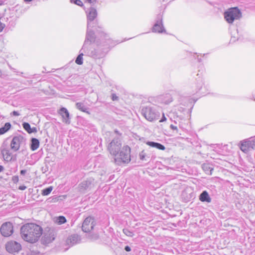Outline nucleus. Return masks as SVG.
Instances as JSON below:
<instances>
[{
    "mask_svg": "<svg viewBox=\"0 0 255 255\" xmlns=\"http://www.w3.org/2000/svg\"><path fill=\"white\" fill-rule=\"evenodd\" d=\"M87 19V27L86 37L88 39H101V41L105 42L103 44L105 49H109L123 41H115L111 39L109 36L104 31L103 27L99 25L98 20L96 19L98 13L96 9L91 6L86 11Z\"/></svg>",
    "mask_w": 255,
    "mask_h": 255,
    "instance_id": "nucleus-1",
    "label": "nucleus"
},
{
    "mask_svg": "<svg viewBox=\"0 0 255 255\" xmlns=\"http://www.w3.org/2000/svg\"><path fill=\"white\" fill-rule=\"evenodd\" d=\"M104 43H106L101 41V39H88L87 37H86L84 44L79 51V54L76 59L75 63L78 65L83 64V56L84 53L95 58H100L104 57L109 50L104 48Z\"/></svg>",
    "mask_w": 255,
    "mask_h": 255,
    "instance_id": "nucleus-2",
    "label": "nucleus"
},
{
    "mask_svg": "<svg viewBox=\"0 0 255 255\" xmlns=\"http://www.w3.org/2000/svg\"><path fill=\"white\" fill-rule=\"evenodd\" d=\"M22 238L25 241L34 243L37 242L42 234V229L34 223H28L23 225L20 229Z\"/></svg>",
    "mask_w": 255,
    "mask_h": 255,
    "instance_id": "nucleus-3",
    "label": "nucleus"
},
{
    "mask_svg": "<svg viewBox=\"0 0 255 255\" xmlns=\"http://www.w3.org/2000/svg\"><path fill=\"white\" fill-rule=\"evenodd\" d=\"M106 135H109L113 138L111 142L109 143L108 149L111 154L116 156L118 155L121 150L122 146L120 134L117 130H115L114 132H107Z\"/></svg>",
    "mask_w": 255,
    "mask_h": 255,
    "instance_id": "nucleus-4",
    "label": "nucleus"
},
{
    "mask_svg": "<svg viewBox=\"0 0 255 255\" xmlns=\"http://www.w3.org/2000/svg\"><path fill=\"white\" fill-rule=\"evenodd\" d=\"M141 114L150 122L158 120L160 115L159 107L153 104L142 106L141 108Z\"/></svg>",
    "mask_w": 255,
    "mask_h": 255,
    "instance_id": "nucleus-5",
    "label": "nucleus"
},
{
    "mask_svg": "<svg viewBox=\"0 0 255 255\" xmlns=\"http://www.w3.org/2000/svg\"><path fill=\"white\" fill-rule=\"evenodd\" d=\"M242 16L241 11L237 7H233L224 12V18L229 23H232L235 19Z\"/></svg>",
    "mask_w": 255,
    "mask_h": 255,
    "instance_id": "nucleus-6",
    "label": "nucleus"
},
{
    "mask_svg": "<svg viewBox=\"0 0 255 255\" xmlns=\"http://www.w3.org/2000/svg\"><path fill=\"white\" fill-rule=\"evenodd\" d=\"M25 141L26 139L23 136H14L10 142V148L13 151H17L20 146L25 144Z\"/></svg>",
    "mask_w": 255,
    "mask_h": 255,
    "instance_id": "nucleus-7",
    "label": "nucleus"
},
{
    "mask_svg": "<svg viewBox=\"0 0 255 255\" xmlns=\"http://www.w3.org/2000/svg\"><path fill=\"white\" fill-rule=\"evenodd\" d=\"M152 31L155 33H165L166 30L163 26L162 14H159L155 19V22L152 28Z\"/></svg>",
    "mask_w": 255,
    "mask_h": 255,
    "instance_id": "nucleus-8",
    "label": "nucleus"
},
{
    "mask_svg": "<svg viewBox=\"0 0 255 255\" xmlns=\"http://www.w3.org/2000/svg\"><path fill=\"white\" fill-rule=\"evenodd\" d=\"M120 151L118 154L119 157H117V159L119 158L123 163L129 162L130 160V147L128 145L124 146Z\"/></svg>",
    "mask_w": 255,
    "mask_h": 255,
    "instance_id": "nucleus-9",
    "label": "nucleus"
},
{
    "mask_svg": "<svg viewBox=\"0 0 255 255\" xmlns=\"http://www.w3.org/2000/svg\"><path fill=\"white\" fill-rule=\"evenodd\" d=\"M0 231L2 236L5 237L10 236L13 233V226L11 223L7 222L2 224Z\"/></svg>",
    "mask_w": 255,
    "mask_h": 255,
    "instance_id": "nucleus-10",
    "label": "nucleus"
},
{
    "mask_svg": "<svg viewBox=\"0 0 255 255\" xmlns=\"http://www.w3.org/2000/svg\"><path fill=\"white\" fill-rule=\"evenodd\" d=\"M0 153L3 160L5 162H9L12 160V153L6 144H3L0 147Z\"/></svg>",
    "mask_w": 255,
    "mask_h": 255,
    "instance_id": "nucleus-11",
    "label": "nucleus"
},
{
    "mask_svg": "<svg viewBox=\"0 0 255 255\" xmlns=\"http://www.w3.org/2000/svg\"><path fill=\"white\" fill-rule=\"evenodd\" d=\"M6 251L11 254L18 253L21 249V245L16 241H10L5 245Z\"/></svg>",
    "mask_w": 255,
    "mask_h": 255,
    "instance_id": "nucleus-12",
    "label": "nucleus"
},
{
    "mask_svg": "<svg viewBox=\"0 0 255 255\" xmlns=\"http://www.w3.org/2000/svg\"><path fill=\"white\" fill-rule=\"evenodd\" d=\"M95 225L94 219L93 217H88L84 221L82 229L83 232L88 233L93 229Z\"/></svg>",
    "mask_w": 255,
    "mask_h": 255,
    "instance_id": "nucleus-13",
    "label": "nucleus"
},
{
    "mask_svg": "<svg viewBox=\"0 0 255 255\" xmlns=\"http://www.w3.org/2000/svg\"><path fill=\"white\" fill-rule=\"evenodd\" d=\"M94 180L92 178L87 179L82 182L78 186L79 191L82 193L91 189L94 186Z\"/></svg>",
    "mask_w": 255,
    "mask_h": 255,
    "instance_id": "nucleus-14",
    "label": "nucleus"
},
{
    "mask_svg": "<svg viewBox=\"0 0 255 255\" xmlns=\"http://www.w3.org/2000/svg\"><path fill=\"white\" fill-rule=\"evenodd\" d=\"M240 148L245 153H247L251 150H254L249 138L241 141Z\"/></svg>",
    "mask_w": 255,
    "mask_h": 255,
    "instance_id": "nucleus-15",
    "label": "nucleus"
},
{
    "mask_svg": "<svg viewBox=\"0 0 255 255\" xmlns=\"http://www.w3.org/2000/svg\"><path fill=\"white\" fill-rule=\"evenodd\" d=\"M81 237L77 234H73L70 236L66 240V244L69 247H72L75 245L79 244L81 242Z\"/></svg>",
    "mask_w": 255,
    "mask_h": 255,
    "instance_id": "nucleus-16",
    "label": "nucleus"
},
{
    "mask_svg": "<svg viewBox=\"0 0 255 255\" xmlns=\"http://www.w3.org/2000/svg\"><path fill=\"white\" fill-rule=\"evenodd\" d=\"M156 101L160 104H168L172 101V97L170 94H165L157 96Z\"/></svg>",
    "mask_w": 255,
    "mask_h": 255,
    "instance_id": "nucleus-17",
    "label": "nucleus"
},
{
    "mask_svg": "<svg viewBox=\"0 0 255 255\" xmlns=\"http://www.w3.org/2000/svg\"><path fill=\"white\" fill-rule=\"evenodd\" d=\"M59 114L62 118V121L66 124H70V119L69 113L67 109L65 108H61L59 111Z\"/></svg>",
    "mask_w": 255,
    "mask_h": 255,
    "instance_id": "nucleus-18",
    "label": "nucleus"
},
{
    "mask_svg": "<svg viewBox=\"0 0 255 255\" xmlns=\"http://www.w3.org/2000/svg\"><path fill=\"white\" fill-rule=\"evenodd\" d=\"M197 76L198 77L196 78V81L194 84L195 87V92L196 93L199 92L202 89L204 85L203 80L202 77L199 75V74H197Z\"/></svg>",
    "mask_w": 255,
    "mask_h": 255,
    "instance_id": "nucleus-19",
    "label": "nucleus"
},
{
    "mask_svg": "<svg viewBox=\"0 0 255 255\" xmlns=\"http://www.w3.org/2000/svg\"><path fill=\"white\" fill-rule=\"evenodd\" d=\"M55 239L54 235L52 233L44 234L42 237V242L44 244H48L51 243Z\"/></svg>",
    "mask_w": 255,
    "mask_h": 255,
    "instance_id": "nucleus-20",
    "label": "nucleus"
},
{
    "mask_svg": "<svg viewBox=\"0 0 255 255\" xmlns=\"http://www.w3.org/2000/svg\"><path fill=\"white\" fill-rule=\"evenodd\" d=\"M199 200L203 202L210 203L211 202V198L206 191H204L201 193Z\"/></svg>",
    "mask_w": 255,
    "mask_h": 255,
    "instance_id": "nucleus-21",
    "label": "nucleus"
},
{
    "mask_svg": "<svg viewBox=\"0 0 255 255\" xmlns=\"http://www.w3.org/2000/svg\"><path fill=\"white\" fill-rule=\"evenodd\" d=\"M146 144L151 147H155L159 150H164L165 149V146L160 143L148 141L146 142Z\"/></svg>",
    "mask_w": 255,
    "mask_h": 255,
    "instance_id": "nucleus-22",
    "label": "nucleus"
},
{
    "mask_svg": "<svg viewBox=\"0 0 255 255\" xmlns=\"http://www.w3.org/2000/svg\"><path fill=\"white\" fill-rule=\"evenodd\" d=\"M23 128L29 133L37 132V129L35 127L31 128L30 125L28 123H23L22 124Z\"/></svg>",
    "mask_w": 255,
    "mask_h": 255,
    "instance_id": "nucleus-23",
    "label": "nucleus"
},
{
    "mask_svg": "<svg viewBox=\"0 0 255 255\" xmlns=\"http://www.w3.org/2000/svg\"><path fill=\"white\" fill-rule=\"evenodd\" d=\"M39 146V141L36 138H32L31 139L30 149L32 151H35Z\"/></svg>",
    "mask_w": 255,
    "mask_h": 255,
    "instance_id": "nucleus-24",
    "label": "nucleus"
},
{
    "mask_svg": "<svg viewBox=\"0 0 255 255\" xmlns=\"http://www.w3.org/2000/svg\"><path fill=\"white\" fill-rule=\"evenodd\" d=\"M203 170L208 174H211L212 171L213 170L212 165L208 163H203L202 165Z\"/></svg>",
    "mask_w": 255,
    "mask_h": 255,
    "instance_id": "nucleus-25",
    "label": "nucleus"
},
{
    "mask_svg": "<svg viewBox=\"0 0 255 255\" xmlns=\"http://www.w3.org/2000/svg\"><path fill=\"white\" fill-rule=\"evenodd\" d=\"M76 108L84 112L89 113L88 110V108L82 103H77L76 104Z\"/></svg>",
    "mask_w": 255,
    "mask_h": 255,
    "instance_id": "nucleus-26",
    "label": "nucleus"
},
{
    "mask_svg": "<svg viewBox=\"0 0 255 255\" xmlns=\"http://www.w3.org/2000/svg\"><path fill=\"white\" fill-rule=\"evenodd\" d=\"M11 128L9 123H6L4 126L0 128V134H3L7 132Z\"/></svg>",
    "mask_w": 255,
    "mask_h": 255,
    "instance_id": "nucleus-27",
    "label": "nucleus"
},
{
    "mask_svg": "<svg viewBox=\"0 0 255 255\" xmlns=\"http://www.w3.org/2000/svg\"><path fill=\"white\" fill-rule=\"evenodd\" d=\"M53 188L52 186H49L41 191V194L43 196H47L51 192Z\"/></svg>",
    "mask_w": 255,
    "mask_h": 255,
    "instance_id": "nucleus-28",
    "label": "nucleus"
},
{
    "mask_svg": "<svg viewBox=\"0 0 255 255\" xmlns=\"http://www.w3.org/2000/svg\"><path fill=\"white\" fill-rule=\"evenodd\" d=\"M139 159L141 160H147V158H149V156L147 155L146 153L145 152V150H142L139 154Z\"/></svg>",
    "mask_w": 255,
    "mask_h": 255,
    "instance_id": "nucleus-29",
    "label": "nucleus"
},
{
    "mask_svg": "<svg viewBox=\"0 0 255 255\" xmlns=\"http://www.w3.org/2000/svg\"><path fill=\"white\" fill-rule=\"evenodd\" d=\"M123 232L128 237H132L134 236L133 232L128 229L125 228L123 230Z\"/></svg>",
    "mask_w": 255,
    "mask_h": 255,
    "instance_id": "nucleus-30",
    "label": "nucleus"
},
{
    "mask_svg": "<svg viewBox=\"0 0 255 255\" xmlns=\"http://www.w3.org/2000/svg\"><path fill=\"white\" fill-rule=\"evenodd\" d=\"M66 222V219L65 217L60 216L58 217L56 219V222L59 224L61 225L62 224L65 223Z\"/></svg>",
    "mask_w": 255,
    "mask_h": 255,
    "instance_id": "nucleus-31",
    "label": "nucleus"
},
{
    "mask_svg": "<svg viewBox=\"0 0 255 255\" xmlns=\"http://www.w3.org/2000/svg\"><path fill=\"white\" fill-rule=\"evenodd\" d=\"M70 2L79 6L83 5V2L80 0H70Z\"/></svg>",
    "mask_w": 255,
    "mask_h": 255,
    "instance_id": "nucleus-32",
    "label": "nucleus"
},
{
    "mask_svg": "<svg viewBox=\"0 0 255 255\" xmlns=\"http://www.w3.org/2000/svg\"><path fill=\"white\" fill-rule=\"evenodd\" d=\"M253 149H255V136L249 138Z\"/></svg>",
    "mask_w": 255,
    "mask_h": 255,
    "instance_id": "nucleus-33",
    "label": "nucleus"
},
{
    "mask_svg": "<svg viewBox=\"0 0 255 255\" xmlns=\"http://www.w3.org/2000/svg\"><path fill=\"white\" fill-rule=\"evenodd\" d=\"M12 181L14 183H17L18 182V181H19L18 177L17 176H13L12 177Z\"/></svg>",
    "mask_w": 255,
    "mask_h": 255,
    "instance_id": "nucleus-34",
    "label": "nucleus"
},
{
    "mask_svg": "<svg viewBox=\"0 0 255 255\" xmlns=\"http://www.w3.org/2000/svg\"><path fill=\"white\" fill-rule=\"evenodd\" d=\"M99 238V236L97 234L92 235L91 239L93 241H96Z\"/></svg>",
    "mask_w": 255,
    "mask_h": 255,
    "instance_id": "nucleus-35",
    "label": "nucleus"
},
{
    "mask_svg": "<svg viewBox=\"0 0 255 255\" xmlns=\"http://www.w3.org/2000/svg\"><path fill=\"white\" fill-rule=\"evenodd\" d=\"M119 99L118 97L115 94H112V99L113 101L118 100Z\"/></svg>",
    "mask_w": 255,
    "mask_h": 255,
    "instance_id": "nucleus-36",
    "label": "nucleus"
},
{
    "mask_svg": "<svg viewBox=\"0 0 255 255\" xmlns=\"http://www.w3.org/2000/svg\"><path fill=\"white\" fill-rule=\"evenodd\" d=\"M87 2L90 3L92 5H94L96 2L97 0H85Z\"/></svg>",
    "mask_w": 255,
    "mask_h": 255,
    "instance_id": "nucleus-37",
    "label": "nucleus"
},
{
    "mask_svg": "<svg viewBox=\"0 0 255 255\" xmlns=\"http://www.w3.org/2000/svg\"><path fill=\"white\" fill-rule=\"evenodd\" d=\"M10 115L13 116H18L20 115L18 112L15 111H13Z\"/></svg>",
    "mask_w": 255,
    "mask_h": 255,
    "instance_id": "nucleus-38",
    "label": "nucleus"
},
{
    "mask_svg": "<svg viewBox=\"0 0 255 255\" xmlns=\"http://www.w3.org/2000/svg\"><path fill=\"white\" fill-rule=\"evenodd\" d=\"M166 121V117H165L164 116V114L163 113L162 114V117L161 119V120H160V122H165Z\"/></svg>",
    "mask_w": 255,
    "mask_h": 255,
    "instance_id": "nucleus-39",
    "label": "nucleus"
},
{
    "mask_svg": "<svg viewBox=\"0 0 255 255\" xmlns=\"http://www.w3.org/2000/svg\"><path fill=\"white\" fill-rule=\"evenodd\" d=\"M170 128H171V129H172V130H176V131H177V128L176 126H175L173 125H171L170 126Z\"/></svg>",
    "mask_w": 255,
    "mask_h": 255,
    "instance_id": "nucleus-40",
    "label": "nucleus"
},
{
    "mask_svg": "<svg viewBox=\"0 0 255 255\" xmlns=\"http://www.w3.org/2000/svg\"><path fill=\"white\" fill-rule=\"evenodd\" d=\"M125 250L127 252H130L131 251V248L128 246H126L125 248Z\"/></svg>",
    "mask_w": 255,
    "mask_h": 255,
    "instance_id": "nucleus-41",
    "label": "nucleus"
},
{
    "mask_svg": "<svg viewBox=\"0 0 255 255\" xmlns=\"http://www.w3.org/2000/svg\"><path fill=\"white\" fill-rule=\"evenodd\" d=\"M26 173V170L23 169V170H21L20 171V174L22 175H24Z\"/></svg>",
    "mask_w": 255,
    "mask_h": 255,
    "instance_id": "nucleus-42",
    "label": "nucleus"
},
{
    "mask_svg": "<svg viewBox=\"0 0 255 255\" xmlns=\"http://www.w3.org/2000/svg\"><path fill=\"white\" fill-rule=\"evenodd\" d=\"M19 189L20 190H24V189H26V187H25V186H20V187H19Z\"/></svg>",
    "mask_w": 255,
    "mask_h": 255,
    "instance_id": "nucleus-43",
    "label": "nucleus"
},
{
    "mask_svg": "<svg viewBox=\"0 0 255 255\" xmlns=\"http://www.w3.org/2000/svg\"><path fill=\"white\" fill-rule=\"evenodd\" d=\"M4 170V167L2 165H0V172Z\"/></svg>",
    "mask_w": 255,
    "mask_h": 255,
    "instance_id": "nucleus-44",
    "label": "nucleus"
},
{
    "mask_svg": "<svg viewBox=\"0 0 255 255\" xmlns=\"http://www.w3.org/2000/svg\"><path fill=\"white\" fill-rule=\"evenodd\" d=\"M3 4V1L2 0H0V5H2Z\"/></svg>",
    "mask_w": 255,
    "mask_h": 255,
    "instance_id": "nucleus-45",
    "label": "nucleus"
},
{
    "mask_svg": "<svg viewBox=\"0 0 255 255\" xmlns=\"http://www.w3.org/2000/svg\"><path fill=\"white\" fill-rule=\"evenodd\" d=\"M234 38H235V37H232L231 40H232V41H233V42H234L236 40V39H235Z\"/></svg>",
    "mask_w": 255,
    "mask_h": 255,
    "instance_id": "nucleus-46",
    "label": "nucleus"
},
{
    "mask_svg": "<svg viewBox=\"0 0 255 255\" xmlns=\"http://www.w3.org/2000/svg\"><path fill=\"white\" fill-rule=\"evenodd\" d=\"M25 2H30L32 1V0H24Z\"/></svg>",
    "mask_w": 255,
    "mask_h": 255,
    "instance_id": "nucleus-47",
    "label": "nucleus"
},
{
    "mask_svg": "<svg viewBox=\"0 0 255 255\" xmlns=\"http://www.w3.org/2000/svg\"><path fill=\"white\" fill-rule=\"evenodd\" d=\"M198 61L200 62L201 61V58H198Z\"/></svg>",
    "mask_w": 255,
    "mask_h": 255,
    "instance_id": "nucleus-48",
    "label": "nucleus"
},
{
    "mask_svg": "<svg viewBox=\"0 0 255 255\" xmlns=\"http://www.w3.org/2000/svg\"><path fill=\"white\" fill-rule=\"evenodd\" d=\"M23 72H21V73H20V75H21L22 76H23V77H25L24 76H23Z\"/></svg>",
    "mask_w": 255,
    "mask_h": 255,
    "instance_id": "nucleus-49",
    "label": "nucleus"
},
{
    "mask_svg": "<svg viewBox=\"0 0 255 255\" xmlns=\"http://www.w3.org/2000/svg\"><path fill=\"white\" fill-rule=\"evenodd\" d=\"M1 74V71L0 70V75Z\"/></svg>",
    "mask_w": 255,
    "mask_h": 255,
    "instance_id": "nucleus-50",
    "label": "nucleus"
}]
</instances>
